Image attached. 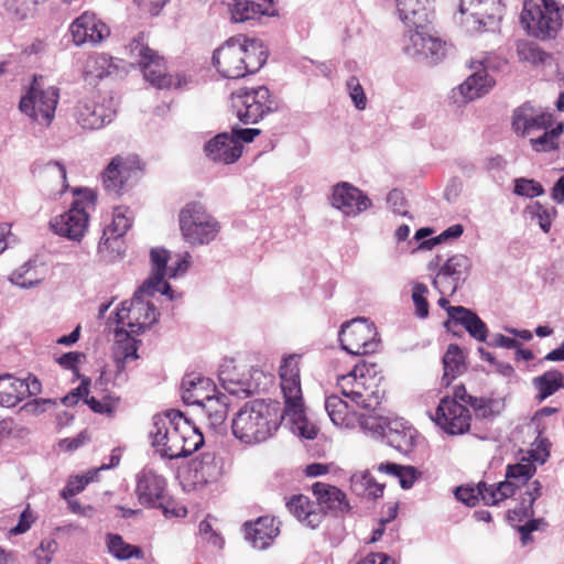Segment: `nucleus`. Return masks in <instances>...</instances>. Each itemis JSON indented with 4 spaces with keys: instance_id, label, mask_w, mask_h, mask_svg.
Listing matches in <instances>:
<instances>
[{
    "instance_id": "34",
    "label": "nucleus",
    "mask_w": 564,
    "mask_h": 564,
    "mask_svg": "<svg viewBox=\"0 0 564 564\" xmlns=\"http://www.w3.org/2000/svg\"><path fill=\"white\" fill-rule=\"evenodd\" d=\"M312 490L321 507L341 513L349 511L350 506L346 495L337 487L316 482L312 486Z\"/></svg>"
},
{
    "instance_id": "15",
    "label": "nucleus",
    "mask_w": 564,
    "mask_h": 564,
    "mask_svg": "<svg viewBox=\"0 0 564 564\" xmlns=\"http://www.w3.org/2000/svg\"><path fill=\"white\" fill-rule=\"evenodd\" d=\"M338 336L341 348L355 356L372 354L378 350L380 344L375 325L366 318L346 322L341 325Z\"/></svg>"
},
{
    "instance_id": "12",
    "label": "nucleus",
    "mask_w": 564,
    "mask_h": 564,
    "mask_svg": "<svg viewBox=\"0 0 564 564\" xmlns=\"http://www.w3.org/2000/svg\"><path fill=\"white\" fill-rule=\"evenodd\" d=\"M130 55L138 62L144 79L152 86L164 88H177L181 80L166 74L164 59L145 43L143 36L134 39L128 46Z\"/></svg>"
},
{
    "instance_id": "27",
    "label": "nucleus",
    "mask_w": 564,
    "mask_h": 564,
    "mask_svg": "<svg viewBox=\"0 0 564 564\" xmlns=\"http://www.w3.org/2000/svg\"><path fill=\"white\" fill-rule=\"evenodd\" d=\"M455 324L462 325L476 340L486 341L488 336L487 325L473 311L464 306L449 307L448 321L444 325L447 329H451L452 325Z\"/></svg>"
},
{
    "instance_id": "8",
    "label": "nucleus",
    "mask_w": 564,
    "mask_h": 564,
    "mask_svg": "<svg viewBox=\"0 0 564 564\" xmlns=\"http://www.w3.org/2000/svg\"><path fill=\"white\" fill-rule=\"evenodd\" d=\"M366 372L370 375V368L366 365H358L350 372L339 376L337 386L341 394L349 399L356 408L376 411L382 399V392L378 387L381 378H367Z\"/></svg>"
},
{
    "instance_id": "47",
    "label": "nucleus",
    "mask_w": 564,
    "mask_h": 564,
    "mask_svg": "<svg viewBox=\"0 0 564 564\" xmlns=\"http://www.w3.org/2000/svg\"><path fill=\"white\" fill-rule=\"evenodd\" d=\"M375 412L376 411L359 410L357 414V426H359L366 434L373 437H382L386 429V422H388L390 417L377 415Z\"/></svg>"
},
{
    "instance_id": "49",
    "label": "nucleus",
    "mask_w": 564,
    "mask_h": 564,
    "mask_svg": "<svg viewBox=\"0 0 564 564\" xmlns=\"http://www.w3.org/2000/svg\"><path fill=\"white\" fill-rule=\"evenodd\" d=\"M123 236H115V234L102 232L98 243V253L106 261H115L123 251Z\"/></svg>"
},
{
    "instance_id": "37",
    "label": "nucleus",
    "mask_w": 564,
    "mask_h": 564,
    "mask_svg": "<svg viewBox=\"0 0 564 564\" xmlns=\"http://www.w3.org/2000/svg\"><path fill=\"white\" fill-rule=\"evenodd\" d=\"M199 409L205 415L208 426L214 431H218L225 425L228 414V401L226 395H215L213 393Z\"/></svg>"
},
{
    "instance_id": "48",
    "label": "nucleus",
    "mask_w": 564,
    "mask_h": 564,
    "mask_svg": "<svg viewBox=\"0 0 564 564\" xmlns=\"http://www.w3.org/2000/svg\"><path fill=\"white\" fill-rule=\"evenodd\" d=\"M377 470L398 479L403 489H410L416 479L415 469L411 466H401L394 463H381Z\"/></svg>"
},
{
    "instance_id": "38",
    "label": "nucleus",
    "mask_w": 564,
    "mask_h": 564,
    "mask_svg": "<svg viewBox=\"0 0 564 564\" xmlns=\"http://www.w3.org/2000/svg\"><path fill=\"white\" fill-rule=\"evenodd\" d=\"M29 388L22 379L11 375L0 376V405L11 408L25 399Z\"/></svg>"
},
{
    "instance_id": "13",
    "label": "nucleus",
    "mask_w": 564,
    "mask_h": 564,
    "mask_svg": "<svg viewBox=\"0 0 564 564\" xmlns=\"http://www.w3.org/2000/svg\"><path fill=\"white\" fill-rule=\"evenodd\" d=\"M232 106L245 124L257 123L275 108V101L264 86L245 87L232 94Z\"/></svg>"
},
{
    "instance_id": "64",
    "label": "nucleus",
    "mask_w": 564,
    "mask_h": 564,
    "mask_svg": "<svg viewBox=\"0 0 564 564\" xmlns=\"http://www.w3.org/2000/svg\"><path fill=\"white\" fill-rule=\"evenodd\" d=\"M156 507L162 508L165 516L183 518L187 514V509L173 500L162 499Z\"/></svg>"
},
{
    "instance_id": "19",
    "label": "nucleus",
    "mask_w": 564,
    "mask_h": 564,
    "mask_svg": "<svg viewBox=\"0 0 564 564\" xmlns=\"http://www.w3.org/2000/svg\"><path fill=\"white\" fill-rule=\"evenodd\" d=\"M332 206L348 217H355L367 210L371 200L358 187L343 182L333 187Z\"/></svg>"
},
{
    "instance_id": "4",
    "label": "nucleus",
    "mask_w": 564,
    "mask_h": 564,
    "mask_svg": "<svg viewBox=\"0 0 564 564\" xmlns=\"http://www.w3.org/2000/svg\"><path fill=\"white\" fill-rule=\"evenodd\" d=\"M282 420L285 415L278 402L256 399L237 411L231 420V431L246 445L260 444L275 434Z\"/></svg>"
},
{
    "instance_id": "11",
    "label": "nucleus",
    "mask_w": 564,
    "mask_h": 564,
    "mask_svg": "<svg viewBox=\"0 0 564 564\" xmlns=\"http://www.w3.org/2000/svg\"><path fill=\"white\" fill-rule=\"evenodd\" d=\"M502 15L501 0H458L455 20L468 33L494 30Z\"/></svg>"
},
{
    "instance_id": "9",
    "label": "nucleus",
    "mask_w": 564,
    "mask_h": 564,
    "mask_svg": "<svg viewBox=\"0 0 564 564\" xmlns=\"http://www.w3.org/2000/svg\"><path fill=\"white\" fill-rule=\"evenodd\" d=\"M59 100V89L56 86L44 85L34 76L30 87L21 96L19 110L32 122L50 127L55 118Z\"/></svg>"
},
{
    "instance_id": "57",
    "label": "nucleus",
    "mask_w": 564,
    "mask_h": 564,
    "mask_svg": "<svg viewBox=\"0 0 564 564\" xmlns=\"http://www.w3.org/2000/svg\"><path fill=\"white\" fill-rule=\"evenodd\" d=\"M514 193L518 196L533 198L541 196L544 193V188L534 180L521 177L514 181Z\"/></svg>"
},
{
    "instance_id": "30",
    "label": "nucleus",
    "mask_w": 564,
    "mask_h": 564,
    "mask_svg": "<svg viewBox=\"0 0 564 564\" xmlns=\"http://www.w3.org/2000/svg\"><path fill=\"white\" fill-rule=\"evenodd\" d=\"M325 410L334 425L341 429H355L358 424V411L354 403L332 394L325 399Z\"/></svg>"
},
{
    "instance_id": "62",
    "label": "nucleus",
    "mask_w": 564,
    "mask_h": 564,
    "mask_svg": "<svg viewBox=\"0 0 564 564\" xmlns=\"http://www.w3.org/2000/svg\"><path fill=\"white\" fill-rule=\"evenodd\" d=\"M460 284L462 282L456 281L454 278H449L441 272H437L433 280V286L438 291L441 295L454 294Z\"/></svg>"
},
{
    "instance_id": "17",
    "label": "nucleus",
    "mask_w": 564,
    "mask_h": 564,
    "mask_svg": "<svg viewBox=\"0 0 564 564\" xmlns=\"http://www.w3.org/2000/svg\"><path fill=\"white\" fill-rule=\"evenodd\" d=\"M73 116L83 129L97 130L113 120L116 108L112 98H84L76 104Z\"/></svg>"
},
{
    "instance_id": "29",
    "label": "nucleus",
    "mask_w": 564,
    "mask_h": 564,
    "mask_svg": "<svg viewBox=\"0 0 564 564\" xmlns=\"http://www.w3.org/2000/svg\"><path fill=\"white\" fill-rule=\"evenodd\" d=\"M213 381L196 373L186 375L181 383L182 399L188 405L198 408L215 392Z\"/></svg>"
},
{
    "instance_id": "44",
    "label": "nucleus",
    "mask_w": 564,
    "mask_h": 564,
    "mask_svg": "<svg viewBox=\"0 0 564 564\" xmlns=\"http://www.w3.org/2000/svg\"><path fill=\"white\" fill-rule=\"evenodd\" d=\"M535 473V467L532 464H516L507 467L506 480L494 484L495 488H500L502 485L508 484L510 492L508 497L516 492L517 488L527 484Z\"/></svg>"
},
{
    "instance_id": "28",
    "label": "nucleus",
    "mask_w": 564,
    "mask_h": 564,
    "mask_svg": "<svg viewBox=\"0 0 564 564\" xmlns=\"http://www.w3.org/2000/svg\"><path fill=\"white\" fill-rule=\"evenodd\" d=\"M415 434L416 431L405 420L393 417L386 422L382 438L400 453H408L414 445Z\"/></svg>"
},
{
    "instance_id": "7",
    "label": "nucleus",
    "mask_w": 564,
    "mask_h": 564,
    "mask_svg": "<svg viewBox=\"0 0 564 564\" xmlns=\"http://www.w3.org/2000/svg\"><path fill=\"white\" fill-rule=\"evenodd\" d=\"M70 208L51 220L53 231L67 239L80 241L87 232L90 213L95 210L97 194L90 188H75Z\"/></svg>"
},
{
    "instance_id": "41",
    "label": "nucleus",
    "mask_w": 564,
    "mask_h": 564,
    "mask_svg": "<svg viewBox=\"0 0 564 564\" xmlns=\"http://www.w3.org/2000/svg\"><path fill=\"white\" fill-rule=\"evenodd\" d=\"M532 384L538 390L536 400L542 402L564 388V376L558 370H549L533 378Z\"/></svg>"
},
{
    "instance_id": "16",
    "label": "nucleus",
    "mask_w": 564,
    "mask_h": 564,
    "mask_svg": "<svg viewBox=\"0 0 564 564\" xmlns=\"http://www.w3.org/2000/svg\"><path fill=\"white\" fill-rule=\"evenodd\" d=\"M426 26L427 23L422 28H408L403 37V51L411 57L436 64L444 58L446 44L441 39L431 35Z\"/></svg>"
},
{
    "instance_id": "5",
    "label": "nucleus",
    "mask_w": 564,
    "mask_h": 564,
    "mask_svg": "<svg viewBox=\"0 0 564 564\" xmlns=\"http://www.w3.org/2000/svg\"><path fill=\"white\" fill-rule=\"evenodd\" d=\"M268 50L259 39L234 36L213 54V64L226 78H241L258 72L267 62Z\"/></svg>"
},
{
    "instance_id": "35",
    "label": "nucleus",
    "mask_w": 564,
    "mask_h": 564,
    "mask_svg": "<svg viewBox=\"0 0 564 564\" xmlns=\"http://www.w3.org/2000/svg\"><path fill=\"white\" fill-rule=\"evenodd\" d=\"M426 2L427 0H395L398 17L406 28H422L429 22Z\"/></svg>"
},
{
    "instance_id": "63",
    "label": "nucleus",
    "mask_w": 564,
    "mask_h": 564,
    "mask_svg": "<svg viewBox=\"0 0 564 564\" xmlns=\"http://www.w3.org/2000/svg\"><path fill=\"white\" fill-rule=\"evenodd\" d=\"M464 228L462 225L456 224L451 227H448L446 230L442 232V235L437 238H432L429 240H424L420 242L419 249H432L435 245H437L441 239H447V238H458L463 235Z\"/></svg>"
},
{
    "instance_id": "50",
    "label": "nucleus",
    "mask_w": 564,
    "mask_h": 564,
    "mask_svg": "<svg viewBox=\"0 0 564 564\" xmlns=\"http://www.w3.org/2000/svg\"><path fill=\"white\" fill-rule=\"evenodd\" d=\"M470 260L464 254H455L451 257L440 269L438 272L454 280L464 282L470 269Z\"/></svg>"
},
{
    "instance_id": "10",
    "label": "nucleus",
    "mask_w": 564,
    "mask_h": 564,
    "mask_svg": "<svg viewBox=\"0 0 564 564\" xmlns=\"http://www.w3.org/2000/svg\"><path fill=\"white\" fill-rule=\"evenodd\" d=\"M520 21L532 36L554 37L562 25L560 7L555 0H524Z\"/></svg>"
},
{
    "instance_id": "26",
    "label": "nucleus",
    "mask_w": 564,
    "mask_h": 564,
    "mask_svg": "<svg viewBox=\"0 0 564 564\" xmlns=\"http://www.w3.org/2000/svg\"><path fill=\"white\" fill-rule=\"evenodd\" d=\"M129 329H121L117 332V343L115 348L116 375L115 384L121 386L128 381V376L124 372L126 364L138 359L137 340L130 337Z\"/></svg>"
},
{
    "instance_id": "46",
    "label": "nucleus",
    "mask_w": 564,
    "mask_h": 564,
    "mask_svg": "<svg viewBox=\"0 0 564 564\" xmlns=\"http://www.w3.org/2000/svg\"><path fill=\"white\" fill-rule=\"evenodd\" d=\"M563 123H558L556 127H550L549 129L542 130L543 133L534 137H530V144L536 152H549L558 148V138L563 133Z\"/></svg>"
},
{
    "instance_id": "61",
    "label": "nucleus",
    "mask_w": 564,
    "mask_h": 564,
    "mask_svg": "<svg viewBox=\"0 0 564 564\" xmlns=\"http://www.w3.org/2000/svg\"><path fill=\"white\" fill-rule=\"evenodd\" d=\"M56 550L57 543L55 540L44 539L33 552L36 564H50Z\"/></svg>"
},
{
    "instance_id": "20",
    "label": "nucleus",
    "mask_w": 564,
    "mask_h": 564,
    "mask_svg": "<svg viewBox=\"0 0 564 564\" xmlns=\"http://www.w3.org/2000/svg\"><path fill=\"white\" fill-rule=\"evenodd\" d=\"M552 126V115L524 104L513 112L512 128L518 135L531 137Z\"/></svg>"
},
{
    "instance_id": "54",
    "label": "nucleus",
    "mask_w": 564,
    "mask_h": 564,
    "mask_svg": "<svg viewBox=\"0 0 564 564\" xmlns=\"http://www.w3.org/2000/svg\"><path fill=\"white\" fill-rule=\"evenodd\" d=\"M98 470L87 473L85 476H74L68 481L65 488L62 490L61 496L64 499H69L75 495L79 494L85 487L95 479Z\"/></svg>"
},
{
    "instance_id": "22",
    "label": "nucleus",
    "mask_w": 564,
    "mask_h": 564,
    "mask_svg": "<svg viewBox=\"0 0 564 564\" xmlns=\"http://www.w3.org/2000/svg\"><path fill=\"white\" fill-rule=\"evenodd\" d=\"M70 33L76 45L99 43L109 35V28L93 12H84L70 24Z\"/></svg>"
},
{
    "instance_id": "6",
    "label": "nucleus",
    "mask_w": 564,
    "mask_h": 564,
    "mask_svg": "<svg viewBox=\"0 0 564 564\" xmlns=\"http://www.w3.org/2000/svg\"><path fill=\"white\" fill-rule=\"evenodd\" d=\"M178 226L183 240L191 247L207 246L216 240L221 225L199 202H191L178 213Z\"/></svg>"
},
{
    "instance_id": "40",
    "label": "nucleus",
    "mask_w": 564,
    "mask_h": 564,
    "mask_svg": "<svg viewBox=\"0 0 564 564\" xmlns=\"http://www.w3.org/2000/svg\"><path fill=\"white\" fill-rule=\"evenodd\" d=\"M105 542L108 553L119 561L141 560L144 556L141 547L126 542L118 533H107Z\"/></svg>"
},
{
    "instance_id": "43",
    "label": "nucleus",
    "mask_w": 564,
    "mask_h": 564,
    "mask_svg": "<svg viewBox=\"0 0 564 564\" xmlns=\"http://www.w3.org/2000/svg\"><path fill=\"white\" fill-rule=\"evenodd\" d=\"M444 375L442 383L449 386L451 382L465 370V356L457 345H449L443 357Z\"/></svg>"
},
{
    "instance_id": "53",
    "label": "nucleus",
    "mask_w": 564,
    "mask_h": 564,
    "mask_svg": "<svg viewBox=\"0 0 564 564\" xmlns=\"http://www.w3.org/2000/svg\"><path fill=\"white\" fill-rule=\"evenodd\" d=\"M132 212L128 207H116L112 212L111 223L104 229L115 236H124L132 225Z\"/></svg>"
},
{
    "instance_id": "3",
    "label": "nucleus",
    "mask_w": 564,
    "mask_h": 564,
    "mask_svg": "<svg viewBox=\"0 0 564 564\" xmlns=\"http://www.w3.org/2000/svg\"><path fill=\"white\" fill-rule=\"evenodd\" d=\"M301 359L300 354L285 355L279 366L280 388L284 399L283 413L293 434L314 440L318 429L306 415L300 376Z\"/></svg>"
},
{
    "instance_id": "2",
    "label": "nucleus",
    "mask_w": 564,
    "mask_h": 564,
    "mask_svg": "<svg viewBox=\"0 0 564 564\" xmlns=\"http://www.w3.org/2000/svg\"><path fill=\"white\" fill-rule=\"evenodd\" d=\"M150 437L156 452L169 459L187 457L204 444L203 434L176 410L153 416Z\"/></svg>"
},
{
    "instance_id": "23",
    "label": "nucleus",
    "mask_w": 564,
    "mask_h": 564,
    "mask_svg": "<svg viewBox=\"0 0 564 564\" xmlns=\"http://www.w3.org/2000/svg\"><path fill=\"white\" fill-rule=\"evenodd\" d=\"M165 478L152 469L144 468L137 475L135 492L141 505L156 507L164 499Z\"/></svg>"
},
{
    "instance_id": "39",
    "label": "nucleus",
    "mask_w": 564,
    "mask_h": 564,
    "mask_svg": "<svg viewBox=\"0 0 564 564\" xmlns=\"http://www.w3.org/2000/svg\"><path fill=\"white\" fill-rule=\"evenodd\" d=\"M116 66L112 58L106 54L89 55L83 66V76L85 80L94 83L98 79L109 76Z\"/></svg>"
},
{
    "instance_id": "24",
    "label": "nucleus",
    "mask_w": 564,
    "mask_h": 564,
    "mask_svg": "<svg viewBox=\"0 0 564 564\" xmlns=\"http://www.w3.org/2000/svg\"><path fill=\"white\" fill-rule=\"evenodd\" d=\"M206 156L215 163L232 164L242 154V144L230 133L223 132L206 142Z\"/></svg>"
},
{
    "instance_id": "36",
    "label": "nucleus",
    "mask_w": 564,
    "mask_h": 564,
    "mask_svg": "<svg viewBox=\"0 0 564 564\" xmlns=\"http://www.w3.org/2000/svg\"><path fill=\"white\" fill-rule=\"evenodd\" d=\"M286 507L299 521L312 529L318 527L324 518V514L317 510L314 503L304 495L292 497L288 501Z\"/></svg>"
},
{
    "instance_id": "55",
    "label": "nucleus",
    "mask_w": 564,
    "mask_h": 564,
    "mask_svg": "<svg viewBox=\"0 0 564 564\" xmlns=\"http://www.w3.org/2000/svg\"><path fill=\"white\" fill-rule=\"evenodd\" d=\"M427 293L429 289L423 283H415L412 288V301L415 307V315L419 318H425L429 316Z\"/></svg>"
},
{
    "instance_id": "18",
    "label": "nucleus",
    "mask_w": 564,
    "mask_h": 564,
    "mask_svg": "<svg viewBox=\"0 0 564 564\" xmlns=\"http://www.w3.org/2000/svg\"><path fill=\"white\" fill-rule=\"evenodd\" d=\"M431 419L447 434L460 435L469 431L471 415L465 405L445 397Z\"/></svg>"
},
{
    "instance_id": "31",
    "label": "nucleus",
    "mask_w": 564,
    "mask_h": 564,
    "mask_svg": "<svg viewBox=\"0 0 564 564\" xmlns=\"http://www.w3.org/2000/svg\"><path fill=\"white\" fill-rule=\"evenodd\" d=\"M246 539L254 549L264 550L279 535V525L274 518L260 517L254 522L245 524Z\"/></svg>"
},
{
    "instance_id": "25",
    "label": "nucleus",
    "mask_w": 564,
    "mask_h": 564,
    "mask_svg": "<svg viewBox=\"0 0 564 564\" xmlns=\"http://www.w3.org/2000/svg\"><path fill=\"white\" fill-rule=\"evenodd\" d=\"M509 492L508 484L502 485L500 488H495V485L479 482L476 487L457 488L455 497L467 506H475L479 499H481L485 505H497L508 498Z\"/></svg>"
},
{
    "instance_id": "56",
    "label": "nucleus",
    "mask_w": 564,
    "mask_h": 564,
    "mask_svg": "<svg viewBox=\"0 0 564 564\" xmlns=\"http://www.w3.org/2000/svg\"><path fill=\"white\" fill-rule=\"evenodd\" d=\"M43 173L45 177L55 180L57 182L59 185L57 194L61 195L67 189L68 185L66 180V169L62 163L57 161L47 162L44 166Z\"/></svg>"
},
{
    "instance_id": "58",
    "label": "nucleus",
    "mask_w": 564,
    "mask_h": 564,
    "mask_svg": "<svg viewBox=\"0 0 564 564\" xmlns=\"http://www.w3.org/2000/svg\"><path fill=\"white\" fill-rule=\"evenodd\" d=\"M346 89L348 95L354 102V106L358 110H364L367 107V97L365 90L359 82V79L355 76H351L346 82Z\"/></svg>"
},
{
    "instance_id": "45",
    "label": "nucleus",
    "mask_w": 564,
    "mask_h": 564,
    "mask_svg": "<svg viewBox=\"0 0 564 564\" xmlns=\"http://www.w3.org/2000/svg\"><path fill=\"white\" fill-rule=\"evenodd\" d=\"M522 486L524 487L523 498L519 507L509 512L512 519L517 518L519 521L522 518H530L534 514L533 503L541 496L542 489L539 480L528 481Z\"/></svg>"
},
{
    "instance_id": "60",
    "label": "nucleus",
    "mask_w": 564,
    "mask_h": 564,
    "mask_svg": "<svg viewBox=\"0 0 564 564\" xmlns=\"http://www.w3.org/2000/svg\"><path fill=\"white\" fill-rule=\"evenodd\" d=\"M118 399L115 397H106L102 400H97L95 397L87 398L85 402L96 413L112 414L118 405Z\"/></svg>"
},
{
    "instance_id": "52",
    "label": "nucleus",
    "mask_w": 564,
    "mask_h": 564,
    "mask_svg": "<svg viewBox=\"0 0 564 564\" xmlns=\"http://www.w3.org/2000/svg\"><path fill=\"white\" fill-rule=\"evenodd\" d=\"M10 281L22 289H31L40 284L42 278L36 273L34 264L26 262L12 272Z\"/></svg>"
},
{
    "instance_id": "14",
    "label": "nucleus",
    "mask_w": 564,
    "mask_h": 564,
    "mask_svg": "<svg viewBox=\"0 0 564 564\" xmlns=\"http://www.w3.org/2000/svg\"><path fill=\"white\" fill-rule=\"evenodd\" d=\"M142 172V164L134 153L113 156L101 173L104 188L115 195L124 193Z\"/></svg>"
},
{
    "instance_id": "21",
    "label": "nucleus",
    "mask_w": 564,
    "mask_h": 564,
    "mask_svg": "<svg viewBox=\"0 0 564 564\" xmlns=\"http://www.w3.org/2000/svg\"><path fill=\"white\" fill-rule=\"evenodd\" d=\"M230 19L235 23L261 21L278 15L273 0H230Z\"/></svg>"
},
{
    "instance_id": "33",
    "label": "nucleus",
    "mask_w": 564,
    "mask_h": 564,
    "mask_svg": "<svg viewBox=\"0 0 564 564\" xmlns=\"http://www.w3.org/2000/svg\"><path fill=\"white\" fill-rule=\"evenodd\" d=\"M192 469L197 482H215L224 473V460L214 452H205L193 462Z\"/></svg>"
},
{
    "instance_id": "42",
    "label": "nucleus",
    "mask_w": 564,
    "mask_h": 564,
    "mask_svg": "<svg viewBox=\"0 0 564 564\" xmlns=\"http://www.w3.org/2000/svg\"><path fill=\"white\" fill-rule=\"evenodd\" d=\"M350 487L357 496L378 498L382 496L384 485L377 482L368 470H360L351 475Z\"/></svg>"
},
{
    "instance_id": "59",
    "label": "nucleus",
    "mask_w": 564,
    "mask_h": 564,
    "mask_svg": "<svg viewBox=\"0 0 564 564\" xmlns=\"http://www.w3.org/2000/svg\"><path fill=\"white\" fill-rule=\"evenodd\" d=\"M533 218L538 219L540 228L544 232H549L551 229L552 220L556 214L555 208H545L540 203L535 202L531 207Z\"/></svg>"
},
{
    "instance_id": "1",
    "label": "nucleus",
    "mask_w": 564,
    "mask_h": 564,
    "mask_svg": "<svg viewBox=\"0 0 564 564\" xmlns=\"http://www.w3.org/2000/svg\"><path fill=\"white\" fill-rule=\"evenodd\" d=\"M188 252L174 258L164 248H152L150 251L151 275L139 286L130 301L121 303L116 311V322L127 327L129 333L139 334L158 321V312L149 300L155 293L166 295L171 301L174 294L165 279H174L184 274L189 268Z\"/></svg>"
},
{
    "instance_id": "32",
    "label": "nucleus",
    "mask_w": 564,
    "mask_h": 564,
    "mask_svg": "<svg viewBox=\"0 0 564 564\" xmlns=\"http://www.w3.org/2000/svg\"><path fill=\"white\" fill-rule=\"evenodd\" d=\"M495 85V80L489 76L486 68H480L473 73L462 83L454 96L458 94L460 99L456 98V102H468L486 95Z\"/></svg>"
},
{
    "instance_id": "51",
    "label": "nucleus",
    "mask_w": 564,
    "mask_h": 564,
    "mask_svg": "<svg viewBox=\"0 0 564 564\" xmlns=\"http://www.w3.org/2000/svg\"><path fill=\"white\" fill-rule=\"evenodd\" d=\"M39 0H4V9L12 20L22 21L33 17Z\"/></svg>"
}]
</instances>
